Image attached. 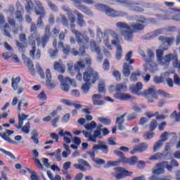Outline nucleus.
Returning <instances> with one entry per match:
<instances>
[{"label": "nucleus", "instance_id": "obj_1", "mask_svg": "<svg viewBox=\"0 0 180 180\" xmlns=\"http://www.w3.org/2000/svg\"><path fill=\"white\" fill-rule=\"evenodd\" d=\"M81 70H85V62L84 60H79L75 65L73 63H68V71L71 77H74L76 74V78L79 81H84V84L82 85L81 89L84 94H88L91 89V84H95L99 79V73L90 68L84 71L82 74Z\"/></svg>", "mask_w": 180, "mask_h": 180}, {"label": "nucleus", "instance_id": "obj_2", "mask_svg": "<svg viewBox=\"0 0 180 180\" xmlns=\"http://www.w3.org/2000/svg\"><path fill=\"white\" fill-rule=\"evenodd\" d=\"M115 26L121 30L120 34L127 40V41H131L134 35L133 33H138L144 30L145 25L141 23H132L130 25L124 22H118L115 24ZM125 29L126 30H123Z\"/></svg>", "mask_w": 180, "mask_h": 180}, {"label": "nucleus", "instance_id": "obj_3", "mask_svg": "<svg viewBox=\"0 0 180 180\" xmlns=\"http://www.w3.org/2000/svg\"><path fill=\"white\" fill-rule=\"evenodd\" d=\"M141 89H143V84L140 82H138L136 84L129 87L130 92L134 94V95H138L139 96H140V95H143V96H146V98L152 96L154 99H158V95H160V96H163L164 98H172L171 94L165 92L164 90L160 89L157 93L153 88H149L141 93L140 92Z\"/></svg>", "mask_w": 180, "mask_h": 180}, {"label": "nucleus", "instance_id": "obj_4", "mask_svg": "<svg viewBox=\"0 0 180 180\" xmlns=\"http://www.w3.org/2000/svg\"><path fill=\"white\" fill-rule=\"evenodd\" d=\"M101 150L103 154H108L109 153V146L106 145V143L98 141V144H94L91 148V150H87L86 153L87 155L91 158L94 162H96L97 165H103V164H106V161L103 159H95V153H98Z\"/></svg>", "mask_w": 180, "mask_h": 180}, {"label": "nucleus", "instance_id": "obj_5", "mask_svg": "<svg viewBox=\"0 0 180 180\" xmlns=\"http://www.w3.org/2000/svg\"><path fill=\"white\" fill-rule=\"evenodd\" d=\"M114 154L119 157L120 158L119 160H115V161H108L107 162L108 165L109 167H117L120 165V163L122 162V164H129V165H135L137 164V157L136 156H132L129 158H127L125 155L124 153L120 150H114Z\"/></svg>", "mask_w": 180, "mask_h": 180}, {"label": "nucleus", "instance_id": "obj_6", "mask_svg": "<svg viewBox=\"0 0 180 180\" xmlns=\"http://www.w3.org/2000/svg\"><path fill=\"white\" fill-rule=\"evenodd\" d=\"M34 4L35 7L34 8V11L35 12V15L39 16L37 21V27H41V26L44 25V22H43V19L46 18L47 12L46 11L44 6H43V3H41L40 1H34Z\"/></svg>", "mask_w": 180, "mask_h": 180}, {"label": "nucleus", "instance_id": "obj_7", "mask_svg": "<svg viewBox=\"0 0 180 180\" xmlns=\"http://www.w3.org/2000/svg\"><path fill=\"white\" fill-rule=\"evenodd\" d=\"M98 8L110 18H126L128 15L127 12L116 11L105 4H98Z\"/></svg>", "mask_w": 180, "mask_h": 180}, {"label": "nucleus", "instance_id": "obj_8", "mask_svg": "<svg viewBox=\"0 0 180 180\" xmlns=\"http://www.w3.org/2000/svg\"><path fill=\"white\" fill-rule=\"evenodd\" d=\"M164 56V50L162 49H157L156 50V58L157 62L160 65H169V63H171V57L172 56V53H169L168 55Z\"/></svg>", "mask_w": 180, "mask_h": 180}, {"label": "nucleus", "instance_id": "obj_9", "mask_svg": "<svg viewBox=\"0 0 180 180\" xmlns=\"http://www.w3.org/2000/svg\"><path fill=\"white\" fill-rule=\"evenodd\" d=\"M58 79L60 82L61 89L64 92H68V91H70V85H72V86H77V83H75V80H72L70 77L64 78V76L60 75L58 77Z\"/></svg>", "mask_w": 180, "mask_h": 180}, {"label": "nucleus", "instance_id": "obj_10", "mask_svg": "<svg viewBox=\"0 0 180 180\" xmlns=\"http://www.w3.org/2000/svg\"><path fill=\"white\" fill-rule=\"evenodd\" d=\"M165 168L167 171H172V167L169 166V162L165 161L156 164L155 169L152 170V174L153 175H161L165 172Z\"/></svg>", "mask_w": 180, "mask_h": 180}, {"label": "nucleus", "instance_id": "obj_11", "mask_svg": "<svg viewBox=\"0 0 180 180\" xmlns=\"http://www.w3.org/2000/svg\"><path fill=\"white\" fill-rule=\"evenodd\" d=\"M101 129L97 127V129L94 131V134H91L90 132H88L85 130L82 131V134L87 139V141H91V143H96V139H102V132Z\"/></svg>", "mask_w": 180, "mask_h": 180}, {"label": "nucleus", "instance_id": "obj_12", "mask_svg": "<svg viewBox=\"0 0 180 180\" xmlns=\"http://www.w3.org/2000/svg\"><path fill=\"white\" fill-rule=\"evenodd\" d=\"M114 170L116 172H118V174L112 172L111 173V175L112 176H114V178H115L117 180L123 179L126 178V176H131V175H132L133 174L129 172L128 170H126L124 167H115L114 168Z\"/></svg>", "mask_w": 180, "mask_h": 180}, {"label": "nucleus", "instance_id": "obj_13", "mask_svg": "<svg viewBox=\"0 0 180 180\" xmlns=\"http://www.w3.org/2000/svg\"><path fill=\"white\" fill-rule=\"evenodd\" d=\"M82 40L81 43H78L80 45V48L79 49V56H85V49L89 44V37L88 35H84L82 38H80Z\"/></svg>", "mask_w": 180, "mask_h": 180}, {"label": "nucleus", "instance_id": "obj_14", "mask_svg": "<svg viewBox=\"0 0 180 180\" xmlns=\"http://www.w3.org/2000/svg\"><path fill=\"white\" fill-rule=\"evenodd\" d=\"M16 8L17 10L15 13V19L19 22V23H22L23 22V15L25 13V8H23V6L20 4V1L16 2Z\"/></svg>", "mask_w": 180, "mask_h": 180}, {"label": "nucleus", "instance_id": "obj_15", "mask_svg": "<svg viewBox=\"0 0 180 180\" xmlns=\"http://www.w3.org/2000/svg\"><path fill=\"white\" fill-rule=\"evenodd\" d=\"M31 47L32 49L30 51V57L33 58V60H34V58L39 60L40 57H41V51L36 48V41H32L31 43Z\"/></svg>", "mask_w": 180, "mask_h": 180}, {"label": "nucleus", "instance_id": "obj_16", "mask_svg": "<svg viewBox=\"0 0 180 180\" xmlns=\"http://www.w3.org/2000/svg\"><path fill=\"white\" fill-rule=\"evenodd\" d=\"M46 85L49 89H53L57 86V82L51 79V71L46 70Z\"/></svg>", "mask_w": 180, "mask_h": 180}, {"label": "nucleus", "instance_id": "obj_17", "mask_svg": "<svg viewBox=\"0 0 180 180\" xmlns=\"http://www.w3.org/2000/svg\"><path fill=\"white\" fill-rule=\"evenodd\" d=\"M78 162L79 164H75L73 165L75 169H79V171L85 172V171H86V168H88V169H91V165L84 159H78ZM85 167H86V168H85Z\"/></svg>", "mask_w": 180, "mask_h": 180}, {"label": "nucleus", "instance_id": "obj_18", "mask_svg": "<svg viewBox=\"0 0 180 180\" xmlns=\"http://www.w3.org/2000/svg\"><path fill=\"white\" fill-rule=\"evenodd\" d=\"M160 140L158 141L153 146L154 153H157L160 150V147H162V143L168 140V132L165 131L160 136Z\"/></svg>", "mask_w": 180, "mask_h": 180}, {"label": "nucleus", "instance_id": "obj_19", "mask_svg": "<svg viewBox=\"0 0 180 180\" xmlns=\"http://www.w3.org/2000/svg\"><path fill=\"white\" fill-rule=\"evenodd\" d=\"M148 148V144L146 142H142L137 146H135L134 148L130 151V154L134 155L136 153H144V151H147Z\"/></svg>", "mask_w": 180, "mask_h": 180}, {"label": "nucleus", "instance_id": "obj_20", "mask_svg": "<svg viewBox=\"0 0 180 180\" xmlns=\"http://www.w3.org/2000/svg\"><path fill=\"white\" fill-rule=\"evenodd\" d=\"M90 47L91 50H94V51L97 53V61H99V63L102 62V60H103V55L101 53V47L96 46V41H91Z\"/></svg>", "mask_w": 180, "mask_h": 180}, {"label": "nucleus", "instance_id": "obj_21", "mask_svg": "<svg viewBox=\"0 0 180 180\" xmlns=\"http://www.w3.org/2000/svg\"><path fill=\"white\" fill-rule=\"evenodd\" d=\"M19 39L22 43L19 41H16V45L18 47V50L20 51V53H25L26 50V46H25V44H26V34H20Z\"/></svg>", "mask_w": 180, "mask_h": 180}, {"label": "nucleus", "instance_id": "obj_22", "mask_svg": "<svg viewBox=\"0 0 180 180\" xmlns=\"http://www.w3.org/2000/svg\"><path fill=\"white\" fill-rule=\"evenodd\" d=\"M13 133H15V131L6 129L5 132H0V137H1L3 140H5V141H7V143H10V144H15V142H14L13 140H11L9 137V136H11V134H13Z\"/></svg>", "mask_w": 180, "mask_h": 180}, {"label": "nucleus", "instance_id": "obj_23", "mask_svg": "<svg viewBox=\"0 0 180 180\" xmlns=\"http://www.w3.org/2000/svg\"><path fill=\"white\" fill-rule=\"evenodd\" d=\"M63 9L65 12H67L68 18L69 20H70V23H75V20H77V18H75V15H77V13L75 12H78V11L75 10L74 11H72L68 7H63Z\"/></svg>", "mask_w": 180, "mask_h": 180}, {"label": "nucleus", "instance_id": "obj_24", "mask_svg": "<svg viewBox=\"0 0 180 180\" xmlns=\"http://www.w3.org/2000/svg\"><path fill=\"white\" fill-rule=\"evenodd\" d=\"M114 98L120 99V101H133L134 99V97L129 94L119 92L114 94Z\"/></svg>", "mask_w": 180, "mask_h": 180}, {"label": "nucleus", "instance_id": "obj_25", "mask_svg": "<svg viewBox=\"0 0 180 180\" xmlns=\"http://www.w3.org/2000/svg\"><path fill=\"white\" fill-rule=\"evenodd\" d=\"M30 32L31 34L29 37L30 40H37V41H39L40 40V37H39V34L37 33V27L36 26V24H32L30 27Z\"/></svg>", "mask_w": 180, "mask_h": 180}, {"label": "nucleus", "instance_id": "obj_26", "mask_svg": "<svg viewBox=\"0 0 180 180\" xmlns=\"http://www.w3.org/2000/svg\"><path fill=\"white\" fill-rule=\"evenodd\" d=\"M70 28L72 30V33L75 35V39L77 41V43H81L83 36H86L85 34H82L79 31L75 30V24L74 22H71L70 24Z\"/></svg>", "mask_w": 180, "mask_h": 180}, {"label": "nucleus", "instance_id": "obj_27", "mask_svg": "<svg viewBox=\"0 0 180 180\" xmlns=\"http://www.w3.org/2000/svg\"><path fill=\"white\" fill-rule=\"evenodd\" d=\"M126 115H127V113L125 112L120 117H117L115 123L117 125L118 130H126L124 124V117H126Z\"/></svg>", "mask_w": 180, "mask_h": 180}, {"label": "nucleus", "instance_id": "obj_28", "mask_svg": "<svg viewBox=\"0 0 180 180\" xmlns=\"http://www.w3.org/2000/svg\"><path fill=\"white\" fill-rule=\"evenodd\" d=\"M32 154L34 157V162L35 165H37V168H39L40 169H44V167H43V165L40 162L39 159H37V157H39V151L37 150L34 149L32 150Z\"/></svg>", "mask_w": 180, "mask_h": 180}, {"label": "nucleus", "instance_id": "obj_29", "mask_svg": "<svg viewBox=\"0 0 180 180\" xmlns=\"http://www.w3.org/2000/svg\"><path fill=\"white\" fill-rule=\"evenodd\" d=\"M112 44H113V46H115V47H117V52L115 54V57L117 60H121L122 54H123V49H122V46L120 45V44H117V41H112Z\"/></svg>", "mask_w": 180, "mask_h": 180}, {"label": "nucleus", "instance_id": "obj_30", "mask_svg": "<svg viewBox=\"0 0 180 180\" xmlns=\"http://www.w3.org/2000/svg\"><path fill=\"white\" fill-rule=\"evenodd\" d=\"M110 91H115V92H120L123 91V92H125V91H127V86L123 84H117L115 86H110Z\"/></svg>", "mask_w": 180, "mask_h": 180}, {"label": "nucleus", "instance_id": "obj_31", "mask_svg": "<svg viewBox=\"0 0 180 180\" xmlns=\"http://www.w3.org/2000/svg\"><path fill=\"white\" fill-rule=\"evenodd\" d=\"M29 117V115H25V113H19L18 114V125L15 126L16 129L19 130V129H22V126H23V122L26 120Z\"/></svg>", "mask_w": 180, "mask_h": 180}, {"label": "nucleus", "instance_id": "obj_32", "mask_svg": "<svg viewBox=\"0 0 180 180\" xmlns=\"http://www.w3.org/2000/svg\"><path fill=\"white\" fill-rule=\"evenodd\" d=\"M99 99H102V95L94 94L92 96V101H93L94 105H95L96 106H102V105H103V101L102 100L98 101Z\"/></svg>", "mask_w": 180, "mask_h": 180}, {"label": "nucleus", "instance_id": "obj_33", "mask_svg": "<svg viewBox=\"0 0 180 180\" xmlns=\"http://www.w3.org/2000/svg\"><path fill=\"white\" fill-rule=\"evenodd\" d=\"M77 16V25L80 27H84V26L86 25V22L84 20V15H82L79 11H75Z\"/></svg>", "mask_w": 180, "mask_h": 180}, {"label": "nucleus", "instance_id": "obj_34", "mask_svg": "<svg viewBox=\"0 0 180 180\" xmlns=\"http://www.w3.org/2000/svg\"><path fill=\"white\" fill-rule=\"evenodd\" d=\"M53 69L60 74H64V72H65V66L57 61H55L53 63Z\"/></svg>", "mask_w": 180, "mask_h": 180}, {"label": "nucleus", "instance_id": "obj_35", "mask_svg": "<svg viewBox=\"0 0 180 180\" xmlns=\"http://www.w3.org/2000/svg\"><path fill=\"white\" fill-rule=\"evenodd\" d=\"M59 136H61V137H63V140L65 142L67 143V144H70V143H71V139H70L69 137H72V134H71V132L70 131H59Z\"/></svg>", "mask_w": 180, "mask_h": 180}, {"label": "nucleus", "instance_id": "obj_36", "mask_svg": "<svg viewBox=\"0 0 180 180\" xmlns=\"http://www.w3.org/2000/svg\"><path fill=\"white\" fill-rule=\"evenodd\" d=\"M20 77H12L11 79V86L14 91H18L19 88V84H20Z\"/></svg>", "mask_w": 180, "mask_h": 180}, {"label": "nucleus", "instance_id": "obj_37", "mask_svg": "<svg viewBox=\"0 0 180 180\" xmlns=\"http://www.w3.org/2000/svg\"><path fill=\"white\" fill-rule=\"evenodd\" d=\"M133 70V66H131L128 63H124L123 64V75L124 77H129L130 75V71Z\"/></svg>", "mask_w": 180, "mask_h": 180}, {"label": "nucleus", "instance_id": "obj_38", "mask_svg": "<svg viewBox=\"0 0 180 180\" xmlns=\"http://www.w3.org/2000/svg\"><path fill=\"white\" fill-rule=\"evenodd\" d=\"M3 34L6 36V37H9V39L12 38V35H11V32L12 31V28L9 26V24L6 23L3 27Z\"/></svg>", "mask_w": 180, "mask_h": 180}, {"label": "nucleus", "instance_id": "obj_39", "mask_svg": "<svg viewBox=\"0 0 180 180\" xmlns=\"http://www.w3.org/2000/svg\"><path fill=\"white\" fill-rule=\"evenodd\" d=\"M172 60H174L173 66L174 68H177V70L180 72V60H178V55L172 53L171 61Z\"/></svg>", "mask_w": 180, "mask_h": 180}, {"label": "nucleus", "instance_id": "obj_40", "mask_svg": "<svg viewBox=\"0 0 180 180\" xmlns=\"http://www.w3.org/2000/svg\"><path fill=\"white\" fill-rule=\"evenodd\" d=\"M148 70L150 72V74H155L157 71H158V65H157V63L154 62L148 63Z\"/></svg>", "mask_w": 180, "mask_h": 180}, {"label": "nucleus", "instance_id": "obj_41", "mask_svg": "<svg viewBox=\"0 0 180 180\" xmlns=\"http://www.w3.org/2000/svg\"><path fill=\"white\" fill-rule=\"evenodd\" d=\"M50 40V37L49 35H44L41 37V40L39 39L38 44H41L43 49L47 46V43H49Z\"/></svg>", "mask_w": 180, "mask_h": 180}, {"label": "nucleus", "instance_id": "obj_42", "mask_svg": "<svg viewBox=\"0 0 180 180\" xmlns=\"http://www.w3.org/2000/svg\"><path fill=\"white\" fill-rule=\"evenodd\" d=\"M79 9L88 16H92L94 15V13H92L90 8L85 6L84 5H79Z\"/></svg>", "mask_w": 180, "mask_h": 180}, {"label": "nucleus", "instance_id": "obj_43", "mask_svg": "<svg viewBox=\"0 0 180 180\" xmlns=\"http://www.w3.org/2000/svg\"><path fill=\"white\" fill-rule=\"evenodd\" d=\"M158 40H160V41L163 43V44H167L169 46H170L171 43H172V41H174V38H169L168 37L160 36V37H159Z\"/></svg>", "mask_w": 180, "mask_h": 180}, {"label": "nucleus", "instance_id": "obj_44", "mask_svg": "<svg viewBox=\"0 0 180 180\" xmlns=\"http://www.w3.org/2000/svg\"><path fill=\"white\" fill-rule=\"evenodd\" d=\"M178 110H179V113L176 112V110H174L170 115V118L175 119L176 122L179 123V122H180V103L178 104Z\"/></svg>", "mask_w": 180, "mask_h": 180}, {"label": "nucleus", "instance_id": "obj_45", "mask_svg": "<svg viewBox=\"0 0 180 180\" xmlns=\"http://www.w3.org/2000/svg\"><path fill=\"white\" fill-rule=\"evenodd\" d=\"M164 158L163 153H157L155 155L150 156L149 158L150 161H157V160H161Z\"/></svg>", "mask_w": 180, "mask_h": 180}, {"label": "nucleus", "instance_id": "obj_46", "mask_svg": "<svg viewBox=\"0 0 180 180\" xmlns=\"http://www.w3.org/2000/svg\"><path fill=\"white\" fill-rule=\"evenodd\" d=\"M27 2V5H25V8L27 13H32V11L33 10V1L32 0H25Z\"/></svg>", "mask_w": 180, "mask_h": 180}, {"label": "nucleus", "instance_id": "obj_47", "mask_svg": "<svg viewBox=\"0 0 180 180\" xmlns=\"http://www.w3.org/2000/svg\"><path fill=\"white\" fill-rule=\"evenodd\" d=\"M133 57V51H129L125 56V60L128 63V64H134V59H131Z\"/></svg>", "mask_w": 180, "mask_h": 180}, {"label": "nucleus", "instance_id": "obj_48", "mask_svg": "<svg viewBox=\"0 0 180 180\" xmlns=\"http://www.w3.org/2000/svg\"><path fill=\"white\" fill-rule=\"evenodd\" d=\"M76 5H79L81 4H86V5H94L93 0H71Z\"/></svg>", "mask_w": 180, "mask_h": 180}, {"label": "nucleus", "instance_id": "obj_49", "mask_svg": "<svg viewBox=\"0 0 180 180\" xmlns=\"http://www.w3.org/2000/svg\"><path fill=\"white\" fill-rule=\"evenodd\" d=\"M108 33H109L110 35L112 36V37L113 39H115L114 41H117V44H120V41L119 40V34H117V32H115V31L113 30H110L108 31Z\"/></svg>", "mask_w": 180, "mask_h": 180}, {"label": "nucleus", "instance_id": "obj_50", "mask_svg": "<svg viewBox=\"0 0 180 180\" xmlns=\"http://www.w3.org/2000/svg\"><path fill=\"white\" fill-rule=\"evenodd\" d=\"M148 58L145 59L146 63L153 62L154 60V52L151 49H148L147 51Z\"/></svg>", "mask_w": 180, "mask_h": 180}, {"label": "nucleus", "instance_id": "obj_51", "mask_svg": "<svg viewBox=\"0 0 180 180\" xmlns=\"http://www.w3.org/2000/svg\"><path fill=\"white\" fill-rule=\"evenodd\" d=\"M21 131L25 134H29L30 133V122H27L24 126H22Z\"/></svg>", "mask_w": 180, "mask_h": 180}, {"label": "nucleus", "instance_id": "obj_52", "mask_svg": "<svg viewBox=\"0 0 180 180\" xmlns=\"http://www.w3.org/2000/svg\"><path fill=\"white\" fill-rule=\"evenodd\" d=\"M158 126V122L157 120H152L150 124H149V130L150 131L153 132L157 129Z\"/></svg>", "mask_w": 180, "mask_h": 180}, {"label": "nucleus", "instance_id": "obj_53", "mask_svg": "<svg viewBox=\"0 0 180 180\" xmlns=\"http://www.w3.org/2000/svg\"><path fill=\"white\" fill-rule=\"evenodd\" d=\"M0 151L3 153V154H5L6 155H8V157H10L11 160H16V157L12 153V152H9L2 148H0Z\"/></svg>", "mask_w": 180, "mask_h": 180}, {"label": "nucleus", "instance_id": "obj_54", "mask_svg": "<svg viewBox=\"0 0 180 180\" xmlns=\"http://www.w3.org/2000/svg\"><path fill=\"white\" fill-rule=\"evenodd\" d=\"M84 127L86 130H94V129L96 128V122L95 121H92L89 124H86Z\"/></svg>", "mask_w": 180, "mask_h": 180}, {"label": "nucleus", "instance_id": "obj_55", "mask_svg": "<svg viewBox=\"0 0 180 180\" xmlns=\"http://www.w3.org/2000/svg\"><path fill=\"white\" fill-rule=\"evenodd\" d=\"M98 120L101 122L103 124H105L106 126H109L110 123H112V121L109 118H105V117H99L98 118Z\"/></svg>", "mask_w": 180, "mask_h": 180}, {"label": "nucleus", "instance_id": "obj_56", "mask_svg": "<svg viewBox=\"0 0 180 180\" xmlns=\"http://www.w3.org/2000/svg\"><path fill=\"white\" fill-rule=\"evenodd\" d=\"M27 67L29 71H31V72H34V65H33V62H32V60H30V58L27 59Z\"/></svg>", "mask_w": 180, "mask_h": 180}, {"label": "nucleus", "instance_id": "obj_57", "mask_svg": "<svg viewBox=\"0 0 180 180\" xmlns=\"http://www.w3.org/2000/svg\"><path fill=\"white\" fill-rule=\"evenodd\" d=\"M131 8V11H133V12H137L138 13H141L144 11V8L138 6H129Z\"/></svg>", "mask_w": 180, "mask_h": 180}, {"label": "nucleus", "instance_id": "obj_58", "mask_svg": "<svg viewBox=\"0 0 180 180\" xmlns=\"http://www.w3.org/2000/svg\"><path fill=\"white\" fill-rule=\"evenodd\" d=\"M61 18V23L65 27H70V24L68 23V19L64 15H60Z\"/></svg>", "mask_w": 180, "mask_h": 180}, {"label": "nucleus", "instance_id": "obj_59", "mask_svg": "<svg viewBox=\"0 0 180 180\" xmlns=\"http://www.w3.org/2000/svg\"><path fill=\"white\" fill-rule=\"evenodd\" d=\"M73 106L75 109L72 110V116H77V115H78L77 110H79V109H81V108H82V105L81 104L73 103Z\"/></svg>", "mask_w": 180, "mask_h": 180}, {"label": "nucleus", "instance_id": "obj_60", "mask_svg": "<svg viewBox=\"0 0 180 180\" xmlns=\"http://www.w3.org/2000/svg\"><path fill=\"white\" fill-rule=\"evenodd\" d=\"M28 172L31 174L30 179L31 180H39V176L36 174V172L30 170V169H27Z\"/></svg>", "mask_w": 180, "mask_h": 180}, {"label": "nucleus", "instance_id": "obj_61", "mask_svg": "<svg viewBox=\"0 0 180 180\" xmlns=\"http://www.w3.org/2000/svg\"><path fill=\"white\" fill-rule=\"evenodd\" d=\"M50 57H51L52 58H54L56 57V56H57V54H58V50H57V49H50L48 51Z\"/></svg>", "mask_w": 180, "mask_h": 180}, {"label": "nucleus", "instance_id": "obj_62", "mask_svg": "<svg viewBox=\"0 0 180 180\" xmlns=\"http://www.w3.org/2000/svg\"><path fill=\"white\" fill-rule=\"evenodd\" d=\"M47 4L53 12H57V6L56 4H53V2L50 0L47 1Z\"/></svg>", "mask_w": 180, "mask_h": 180}, {"label": "nucleus", "instance_id": "obj_63", "mask_svg": "<svg viewBox=\"0 0 180 180\" xmlns=\"http://www.w3.org/2000/svg\"><path fill=\"white\" fill-rule=\"evenodd\" d=\"M103 68L104 71H108L110 68V63H109V60L105 59L103 63Z\"/></svg>", "mask_w": 180, "mask_h": 180}, {"label": "nucleus", "instance_id": "obj_64", "mask_svg": "<svg viewBox=\"0 0 180 180\" xmlns=\"http://www.w3.org/2000/svg\"><path fill=\"white\" fill-rule=\"evenodd\" d=\"M98 91L100 94L103 92H106V89H105V83H99L98 85Z\"/></svg>", "mask_w": 180, "mask_h": 180}]
</instances>
